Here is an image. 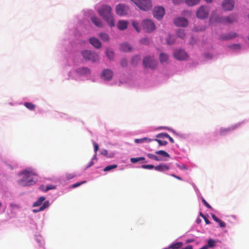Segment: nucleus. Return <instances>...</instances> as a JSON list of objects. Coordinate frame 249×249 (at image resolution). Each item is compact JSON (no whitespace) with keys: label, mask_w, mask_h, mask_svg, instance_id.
I'll list each match as a JSON object with an SVG mask.
<instances>
[{"label":"nucleus","mask_w":249,"mask_h":249,"mask_svg":"<svg viewBox=\"0 0 249 249\" xmlns=\"http://www.w3.org/2000/svg\"><path fill=\"white\" fill-rule=\"evenodd\" d=\"M168 137L169 135L167 133H161L156 135V137L159 138H166Z\"/></svg>","instance_id":"09e8293b"},{"label":"nucleus","mask_w":249,"mask_h":249,"mask_svg":"<svg viewBox=\"0 0 249 249\" xmlns=\"http://www.w3.org/2000/svg\"><path fill=\"white\" fill-rule=\"evenodd\" d=\"M86 182H87L86 181H82L76 182V183L71 185L70 187V188L72 189V188H75L78 187L80 186V185H81L82 184L86 183Z\"/></svg>","instance_id":"c03bdc74"},{"label":"nucleus","mask_w":249,"mask_h":249,"mask_svg":"<svg viewBox=\"0 0 249 249\" xmlns=\"http://www.w3.org/2000/svg\"><path fill=\"white\" fill-rule=\"evenodd\" d=\"M99 15L110 28L115 26V19L111 7L107 4H102L97 9Z\"/></svg>","instance_id":"7ed1b4c3"},{"label":"nucleus","mask_w":249,"mask_h":249,"mask_svg":"<svg viewBox=\"0 0 249 249\" xmlns=\"http://www.w3.org/2000/svg\"><path fill=\"white\" fill-rule=\"evenodd\" d=\"M153 14L154 18L160 20L163 18L165 14V10L164 8L161 6L155 7L153 10Z\"/></svg>","instance_id":"f3484780"},{"label":"nucleus","mask_w":249,"mask_h":249,"mask_svg":"<svg viewBox=\"0 0 249 249\" xmlns=\"http://www.w3.org/2000/svg\"><path fill=\"white\" fill-rule=\"evenodd\" d=\"M121 64L122 67H125L127 65V60L125 58H123L121 60Z\"/></svg>","instance_id":"3c124183"},{"label":"nucleus","mask_w":249,"mask_h":249,"mask_svg":"<svg viewBox=\"0 0 249 249\" xmlns=\"http://www.w3.org/2000/svg\"><path fill=\"white\" fill-rule=\"evenodd\" d=\"M220 241L217 239H209L207 241V245L199 249H207L208 248H212L217 247V244Z\"/></svg>","instance_id":"412c9836"},{"label":"nucleus","mask_w":249,"mask_h":249,"mask_svg":"<svg viewBox=\"0 0 249 249\" xmlns=\"http://www.w3.org/2000/svg\"><path fill=\"white\" fill-rule=\"evenodd\" d=\"M237 20V16L235 14H231L227 17L219 16L217 14L216 10L213 11L210 17V22L211 23L216 22L220 23H231Z\"/></svg>","instance_id":"20e7f679"},{"label":"nucleus","mask_w":249,"mask_h":249,"mask_svg":"<svg viewBox=\"0 0 249 249\" xmlns=\"http://www.w3.org/2000/svg\"><path fill=\"white\" fill-rule=\"evenodd\" d=\"M56 188V186L53 184H48L46 186L41 187V190L44 192H47L50 190H53Z\"/></svg>","instance_id":"473e14b6"},{"label":"nucleus","mask_w":249,"mask_h":249,"mask_svg":"<svg viewBox=\"0 0 249 249\" xmlns=\"http://www.w3.org/2000/svg\"><path fill=\"white\" fill-rule=\"evenodd\" d=\"M81 33L77 28H72L71 26H69L67 28L64 33L63 37L61 41V44L64 45L66 43H70L71 40L74 38L80 36Z\"/></svg>","instance_id":"39448f33"},{"label":"nucleus","mask_w":249,"mask_h":249,"mask_svg":"<svg viewBox=\"0 0 249 249\" xmlns=\"http://www.w3.org/2000/svg\"><path fill=\"white\" fill-rule=\"evenodd\" d=\"M91 70L86 66L74 67L68 73V79L76 81H85L91 78Z\"/></svg>","instance_id":"f03ea898"},{"label":"nucleus","mask_w":249,"mask_h":249,"mask_svg":"<svg viewBox=\"0 0 249 249\" xmlns=\"http://www.w3.org/2000/svg\"><path fill=\"white\" fill-rule=\"evenodd\" d=\"M142 64L145 70H154L157 65V61L152 56H146L143 59Z\"/></svg>","instance_id":"1a4fd4ad"},{"label":"nucleus","mask_w":249,"mask_h":249,"mask_svg":"<svg viewBox=\"0 0 249 249\" xmlns=\"http://www.w3.org/2000/svg\"><path fill=\"white\" fill-rule=\"evenodd\" d=\"M106 54L107 57L110 60L113 59L114 57V51L112 48H107L106 49Z\"/></svg>","instance_id":"2f4dec72"},{"label":"nucleus","mask_w":249,"mask_h":249,"mask_svg":"<svg viewBox=\"0 0 249 249\" xmlns=\"http://www.w3.org/2000/svg\"><path fill=\"white\" fill-rule=\"evenodd\" d=\"M217 223H218L219 226L220 228H225L226 226V223L221 220H220Z\"/></svg>","instance_id":"864d4df0"},{"label":"nucleus","mask_w":249,"mask_h":249,"mask_svg":"<svg viewBox=\"0 0 249 249\" xmlns=\"http://www.w3.org/2000/svg\"><path fill=\"white\" fill-rule=\"evenodd\" d=\"M85 17H89L91 22L97 27L101 28L104 27V24L101 19L98 18L92 10L86 9L84 10Z\"/></svg>","instance_id":"423d86ee"},{"label":"nucleus","mask_w":249,"mask_h":249,"mask_svg":"<svg viewBox=\"0 0 249 249\" xmlns=\"http://www.w3.org/2000/svg\"><path fill=\"white\" fill-rule=\"evenodd\" d=\"M36 241L40 244V247L43 248L44 241L43 239H42V237L38 236H37L36 238Z\"/></svg>","instance_id":"37998d69"},{"label":"nucleus","mask_w":249,"mask_h":249,"mask_svg":"<svg viewBox=\"0 0 249 249\" xmlns=\"http://www.w3.org/2000/svg\"><path fill=\"white\" fill-rule=\"evenodd\" d=\"M107 154H108V151L106 149H102L101 150V155L105 156H107Z\"/></svg>","instance_id":"6e6d98bb"},{"label":"nucleus","mask_w":249,"mask_h":249,"mask_svg":"<svg viewBox=\"0 0 249 249\" xmlns=\"http://www.w3.org/2000/svg\"><path fill=\"white\" fill-rule=\"evenodd\" d=\"M88 24H87L86 23H85V21H83V22H82V24H84V27H85L86 29H87V28H88V26H90V22H89V21H88Z\"/></svg>","instance_id":"e2e57ef3"},{"label":"nucleus","mask_w":249,"mask_h":249,"mask_svg":"<svg viewBox=\"0 0 249 249\" xmlns=\"http://www.w3.org/2000/svg\"><path fill=\"white\" fill-rule=\"evenodd\" d=\"M113 74V71L111 69H104L100 73V78L104 82H109L112 79Z\"/></svg>","instance_id":"f8f14e48"},{"label":"nucleus","mask_w":249,"mask_h":249,"mask_svg":"<svg viewBox=\"0 0 249 249\" xmlns=\"http://www.w3.org/2000/svg\"><path fill=\"white\" fill-rule=\"evenodd\" d=\"M227 48H229L230 50H231L234 52L239 53L241 50L242 46L240 44L233 43L228 45L227 46Z\"/></svg>","instance_id":"a878e982"},{"label":"nucleus","mask_w":249,"mask_h":249,"mask_svg":"<svg viewBox=\"0 0 249 249\" xmlns=\"http://www.w3.org/2000/svg\"><path fill=\"white\" fill-rule=\"evenodd\" d=\"M140 42L142 44H147L148 43V39L146 38H143L141 39Z\"/></svg>","instance_id":"4d7b16f0"},{"label":"nucleus","mask_w":249,"mask_h":249,"mask_svg":"<svg viewBox=\"0 0 249 249\" xmlns=\"http://www.w3.org/2000/svg\"><path fill=\"white\" fill-rule=\"evenodd\" d=\"M154 141L157 142L159 145H166L167 144V142L165 141H161L157 139H155Z\"/></svg>","instance_id":"8fccbe9b"},{"label":"nucleus","mask_w":249,"mask_h":249,"mask_svg":"<svg viewBox=\"0 0 249 249\" xmlns=\"http://www.w3.org/2000/svg\"><path fill=\"white\" fill-rule=\"evenodd\" d=\"M94 164V162L93 161H90L89 163L87 165L86 167V169L88 168H89L91 166H92Z\"/></svg>","instance_id":"052dcab7"},{"label":"nucleus","mask_w":249,"mask_h":249,"mask_svg":"<svg viewBox=\"0 0 249 249\" xmlns=\"http://www.w3.org/2000/svg\"><path fill=\"white\" fill-rule=\"evenodd\" d=\"M116 14L120 16H124L128 14L129 7L124 4H119L115 7Z\"/></svg>","instance_id":"2eb2a0df"},{"label":"nucleus","mask_w":249,"mask_h":249,"mask_svg":"<svg viewBox=\"0 0 249 249\" xmlns=\"http://www.w3.org/2000/svg\"><path fill=\"white\" fill-rule=\"evenodd\" d=\"M145 158L142 157H138V158H131L130 159V161L133 163H136L139 161H142V163L146 162L147 161H145Z\"/></svg>","instance_id":"f704fd0d"},{"label":"nucleus","mask_w":249,"mask_h":249,"mask_svg":"<svg viewBox=\"0 0 249 249\" xmlns=\"http://www.w3.org/2000/svg\"><path fill=\"white\" fill-rule=\"evenodd\" d=\"M244 122H239L228 127H220L216 131L215 134L220 136L226 135L238 128Z\"/></svg>","instance_id":"9d476101"},{"label":"nucleus","mask_w":249,"mask_h":249,"mask_svg":"<svg viewBox=\"0 0 249 249\" xmlns=\"http://www.w3.org/2000/svg\"><path fill=\"white\" fill-rule=\"evenodd\" d=\"M177 35L178 37L183 38L185 36V34L184 32V30L183 29H179L177 31Z\"/></svg>","instance_id":"a19ab883"},{"label":"nucleus","mask_w":249,"mask_h":249,"mask_svg":"<svg viewBox=\"0 0 249 249\" xmlns=\"http://www.w3.org/2000/svg\"><path fill=\"white\" fill-rule=\"evenodd\" d=\"M141 25L143 30L147 33H151L155 30L154 23L151 20L145 19L142 22Z\"/></svg>","instance_id":"ddd939ff"},{"label":"nucleus","mask_w":249,"mask_h":249,"mask_svg":"<svg viewBox=\"0 0 249 249\" xmlns=\"http://www.w3.org/2000/svg\"><path fill=\"white\" fill-rule=\"evenodd\" d=\"M212 217L213 220L216 222H219V220H220L218 218H217L214 214H212Z\"/></svg>","instance_id":"13d9d810"},{"label":"nucleus","mask_w":249,"mask_h":249,"mask_svg":"<svg viewBox=\"0 0 249 249\" xmlns=\"http://www.w3.org/2000/svg\"><path fill=\"white\" fill-rule=\"evenodd\" d=\"M170 169V164L161 163L155 166V170L160 172H165Z\"/></svg>","instance_id":"5701e85b"},{"label":"nucleus","mask_w":249,"mask_h":249,"mask_svg":"<svg viewBox=\"0 0 249 249\" xmlns=\"http://www.w3.org/2000/svg\"><path fill=\"white\" fill-rule=\"evenodd\" d=\"M45 200V197L44 196H40L36 201H35L33 204V207H36L38 206H41L43 205V203Z\"/></svg>","instance_id":"c85d7f7f"},{"label":"nucleus","mask_w":249,"mask_h":249,"mask_svg":"<svg viewBox=\"0 0 249 249\" xmlns=\"http://www.w3.org/2000/svg\"><path fill=\"white\" fill-rule=\"evenodd\" d=\"M159 59L161 63H168L169 55L165 53H161L160 54Z\"/></svg>","instance_id":"7c9ffc66"},{"label":"nucleus","mask_w":249,"mask_h":249,"mask_svg":"<svg viewBox=\"0 0 249 249\" xmlns=\"http://www.w3.org/2000/svg\"><path fill=\"white\" fill-rule=\"evenodd\" d=\"M98 36L104 42H108L110 39V36L108 34L105 32H100L98 34Z\"/></svg>","instance_id":"c756f323"},{"label":"nucleus","mask_w":249,"mask_h":249,"mask_svg":"<svg viewBox=\"0 0 249 249\" xmlns=\"http://www.w3.org/2000/svg\"><path fill=\"white\" fill-rule=\"evenodd\" d=\"M166 138H168L171 143H174V140L169 135V137H167Z\"/></svg>","instance_id":"0e129e2a"},{"label":"nucleus","mask_w":249,"mask_h":249,"mask_svg":"<svg viewBox=\"0 0 249 249\" xmlns=\"http://www.w3.org/2000/svg\"><path fill=\"white\" fill-rule=\"evenodd\" d=\"M128 22L124 20H119L117 25V28L121 31H123L127 29Z\"/></svg>","instance_id":"bb28decb"},{"label":"nucleus","mask_w":249,"mask_h":249,"mask_svg":"<svg viewBox=\"0 0 249 249\" xmlns=\"http://www.w3.org/2000/svg\"><path fill=\"white\" fill-rule=\"evenodd\" d=\"M205 27H201L200 28H198L197 27H195L193 29V30L196 32H199L205 30Z\"/></svg>","instance_id":"603ef678"},{"label":"nucleus","mask_w":249,"mask_h":249,"mask_svg":"<svg viewBox=\"0 0 249 249\" xmlns=\"http://www.w3.org/2000/svg\"><path fill=\"white\" fill-rule=\"evenodd\" d=\"M200 0H185V3L189 6H193L197 4Z\"/></svg>","instance_id":"ea45409f"},{"label":"nucleus","mask_w":249,"mask_h":249,"mask_svg":"<svg viewBox=\"0 0 249 249\" xmlns=\"http://www.w3.org/2000/svg\"><path fill=\"white\" fill-rule=\"evenodd\" d=\"M120 49L121 51L128 52L132 50V47L128 43L124 42L120 45Z\"/></svg>","instance_id":"cd10ccee"},{"label":"nucleus","mask_w":249,"mask_h":249,"mask_svg":"<svg viewBox=\"0 0 249 249\" xmlns=\"http://www.w3.org/2000/svg\"><path fill=\"white\" fill-rule=\"evenodd\" d=\"M38 181V175L36 168L28 167L17 174V183L21 187L35 185Z\"/></svg>","instance_id":"f257e3e1"},{"label":"nucleus","mask_w":249,"mask_h":249,"mask_svg":"<svg viewBox=\"0 0 249 249\" xmlns=\"http://www.w3.org/2000/svg\"><path fill=\"white\" fill-rule=\"evenodd\" d=\"M155 154L152 153L146 154V156L150 159L157 161H167L166 158H170V155L164 150H158L155 152Z\"/></svg>","instance_id":"0eeeda50"},{"label":"nucleus","mask_w":249,"mask_h":249,"mask_svg":"<svg viewBox=\"0 0 249 249\" xmlns=\"http://www.w3.org/2000/svg\"><path fill=\"white\" fill-rule=\"evenodd\" d=\"M141 167L143 169L151 170L153 169H155V166L151 164H143L141 166Z\"/></svg>","instance_id":"a18cd8bd"},{"label":"nucleus","mask_w":249,"mask_h":249,"mask_svg":"<svg viewBox=\"0 0 249 249\" xmlns=\"http://www.w3.org/2000/svg\"><path fill=\"white\" fill-rule=\"evenodd\" d=\"M132 25L138 33L140 32L141 28L139 23L138 21L136 20H133L132 21Z\"/></svg>","instance_id":"4c0bfd02"},{"label":"nucleus","mask_w":249,"mask_h":249,"mask_svg":"<svg viewBox=\"0 0 249 249\" xmlns=\"http://www.w3.org/2000/svg\"><path fill=\"white\" fill-rule=\"evenodd\" d=\"M171 176L172 177H174V178H176L177 179H178V180H182V178H180V177L178 176H177V175H175V174H171Z\"/></svg>","instance_id":"680f3d73"},{"label":"nucleus","mask_w":249,"mask_h":249,"mask_svg":"<svg viewBox=\"0 0 249 249\" xmlns=\"http://www.w3.org/2000/svg\"><path fill=\"white\" fill-rule=\"evenodd\" d=\"M24 106L29 110L34 111L36 108V105L30 102H25Z\"/></svg>","instance_id":"c9c22d12"},{"label":"nucleus","mask_w":249,"mask_h":249,"mask_svg":"<svg viewBox=\"0 0 249 249\" xmlns=\"http://www.w3.org/2000/svg\"><path fill=\"white\" fill-rule=\"evenodd\" d=\"M51 204L49 200H46L44 202L42 205H41L39 208L37 209H35L32 210L33 212L34 213H37L39 212L43 211L45 209L48 208Z\"/></svg>","instance_id":"b1692460"},{"label":"nucleus","mask_w":249,"mask_h":249,"mask_svg":"<svg viewBox=\"0 0 249 249\" xmlns=\"http://www.w3.org/2000/svg\"><path fill=\"white\" fill-rule=\"evenodd\" d=\"M141 59V57L139 55H136L133 56L131 60V64L133 66H136Z\"/></svg>","instance_id":"72a5a7b5"},{"label":"nucleus","mask_w":249,"mask_h":249,"mask_svg":"<svg viewBox=\"0 0 249 249\" xmlns=\"http://www.w3.org/2000/svg\"><path fill=\"white\" fill-rule=\"evenodd\" d=\"M203 203L207 208L209 209H212V207L211 206V205L206 200H205V201L203 202Z\"/></svg>","instance_id":"bf43d9fd"},{"label":"nucleus","mask_w":249,"mask_h":249,"mask_svg":"<svg viewBox=\"0 0 249 249\" xmlns=\"http://www.w3.org/2000/svg\"><path fill=\"white\" fill-rule=\"evenodd\" d=\"M150 141H151V139L145 137L141 139H136L134 140L135 142L136 143H142L145 142H149Z\"/></svg>","instance_id":"e433bc0d"},{"label":"nucleus","mask_w":249,"mask_h":249,"mask_svg":"<svg viewBox=\"0 0 249 249\" xmlns=\"http://www.w3.org/2000/svg\"><path fill=\"white\" fill-rule=\"evenodd\" d=\"M133 1L140 9L148 11L152 8L150 0H130Z\"/></svg>","instance_id":"9b49d317"},{"label":"nucleus","mask_w":249,"mask_h":249,"mask_svg":"<svg viewBox=\"0 0 249 249\" xmlns=\"http://www.w3.org/2000/svg\"><path fill=\"white\" fill-rule=\"evenodd\" d=\"M76 176V174L74 173H67L65 175L66 178L68 180L73 178L74 177Z\"/></svg>","instance_id":"de8ad7c7"},{"label":"nucleus","mask_w":249,"mask_h":249,"mask_svg":"<svg viewBox=\"0 0 249 249\" xmlns=\"http://www.w3.org/2000/svg\"><path fill=\"white\" fill-rule=\"evenodd\" d=\"M97 160V153H95L93 155V157L91 159V161H93V160Z\"/></svg>","instance_id":"69168bd1"},{"label":"nucleus","mask_w":249,"mask_h":249,"mask_svg":"<svg viewBox=\"0 0 249 249\" xmlns=\"http://www.w3.org/2000/svg\"><path fill=\"white\" fill-rule=\"evenodd\" d=\"M173 55L175 59L179 61H184L188 59V54L184 49H177L173 52Z\"/></svg>","instance_id":"4468645a"},{"label":"nucleus","mask_w":249,"mask_h":249,"mask_svg":"<svg viewBox=\"0 0 249 249\" xmlns=\"http://www.w3.org/2000/svg\"><path fill=\"white\" fill-rule=\"evenodd\" d=\"M89 42L95 48L99 49L102 46V43L100 40L96 37H92L89 39Z\"/></svg>","instance_id":"393cba45"},{"label":"nucleus","mask_w":249,"mask_h":249,"mask_svg":"<svg viewBox=\"0 0 249 249\" xmlns=\"http://www.w3.org/2000/svg\"><path fill=\"white\" fill-rule=\"evenodd\" d=\"M238 36V34L235 32H231L228 33L221 34L219 36V39L221 40H227L232 39Z\"/></svg>","instance_id":"6ab92c4d"},{"label":"nucleus","mask_w":249,"mask_h":249,"mask_svg":"<svg viewBox=\"0 0 249 249\" xmlns=\"http://www.w3.org/2000/svg\"><path fill=\"white\" fill-rule=\"evenodd\" d=\"M209 9L207 6H202L196 12V16L198 18L204 19L207 18Z\"/></svg>","instance_id":"dca6fc26"},{"label":"nucleus","mask_w":249,"mask_h":249,"mask_svg":"<svg viewBox=\"0 0 249 249\" xmlns=\"http://www.w3.org/2000/svg\"><path fill=\"white\" fill-rule=\"evenodd\" d=\"M234 6L233 0H224L222 4V6L225 11H231Z\"/></svg>","instance_id":"aec40b11"},{"label":"nucleus","mask_w":249,"mask_h":249,"mask_svg":"<svg viewBox=\"0 0 249 249\" xmlns=\"http://www.w3.org/2000/svg\"><path fill=\"white\" fill-rule=\"evenodd\" d=\"M93 145H94V150L95 153H97V151L98 150L99 147L97 143L93 142Z\"/></svg>","instance_id":"5fc2aeb1"},{"label":"nucleus","mask_w":249,"mask_h":249,"mask_svg":"<svg viewBox=\"0 0 249 249\" xmlns=\"http://www.w3.org/2000/svg\"><path fill=\"white\" fill-rule=\"evenodd\" d=\"M117 165L116 164H113V165H109L107 166H106L104 169L103 171L105 172H108L110 171L112 169H114L116 168H117Z\"/></svg>","instance_id":"79ce46f5"},{"label":"nucleus","mask_w":249,"mask_h":249,"mask_svg":"<svg viewBox=\"0 0 249 249\" xmlns=\"http://www.w3.org/2000/svg\"><path fill=\"white\" fill-rule=\"evenodd\" d=\"M183 243L181 242H174L171 244L168 248H165L163 249H192V246H188L183 248Z\"/></svg>","instance_id":"a211bd4d"},{"label":"nucleus","mask_w":249,"mask_h":249,"mask_svg":"<svg viewBox=\"0 0 249 249\" xmlns=\"http://www.w3.org/2000/svg\"><path fill=\"white\" fill-rule=\"evenodd\" d=\"M203 56L207 59H210L212 58L213 54L210 52H205L203 53Z\"/></svg>","instance_id":"49530a36"},{"label":"nucleus","mask_w":249,"mask_h":249,"mask_svg":"<svg viewBox=\"0 0 249 249\" xmlns=\"http://www.w3.org/2000/svg\"><path fill=\"white\" fill-rule=\"evenodd\" d=\"M199 215L201 217H202L203 219L206 217V216L202 213H200Z\"/></svg>","instance_id":"774afa93"},{"label":"nucleus","mask_w":249,"mask_h":249,"mask_svg":"<svg viewBox=\"0 0 249 249\" xmlns=\"http://www.w3.org/2000/svg\"><path fill=\"white\" fill-rule=\"evenodd\" d=\"M204 220H205V222L206 223V224H210V221L206 218L205 217V218H204Z\"/></svg>","instance_id":"338daca9"},{"label":"nucleus","mask_w":249,"mask_h":249,"mask_svg":"<svg viewBox=\"0 0 249 249\" xmlns=\"http://www.w3.org/2000/svg\"><path fill=\"white\" fill-rule=\"evenodd\" d=\"M175 40V37L174 36L169 35L166 38V42L168 45L173 44Z\"/></svg>","instance_id":"58836bf2"},{"label":"nucleus","mask_w":249,"mask_h":249,"mask_svg":"<svg viewBox=\"0 0 249 249\" xmlns=\"http://www.w3.org/2000/svg\"><path fill=\"white\" fill-rule=\"evenodd\" d=\"M83 58L92 63H97L99 61V56L97 53L89 50H85L81 52Z\"/></svg>","instance_id":"6e6552de"},{"label":"nucleus","mask_w":249,"mask_h":249,"mask_svg":"<svg viewBox=\"0 0 249 249\" xmlns=\"http://www.w3.org/2000/svg\"><path fill=\"white\" fill-rule=\"evenodd\" d=\"M174 24L177 26L185 27L188 24V20L184 18L178 17L174 19Z\"/></svg>","instance_id":"4be33fe9"}]
</instances>
